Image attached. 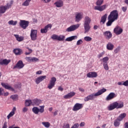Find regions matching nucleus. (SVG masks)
<instances>
[{
	"mask_svg": "<svg viewBox=\"0 0 128 128\" xmlns=\"http://www.w3.org/2000/svg\"><path fill=\"white\" fill-rule=\"evenodd\" d=\"M98 26H96V25H95V26H94V30H98Z\"/></svg>",
	"mask_w": 128,
	"mask_h": 128,
	"instance_id": "64",
	"label": "nucleus"
},
{
	"mask_svg": "<svg viewBox=\"0 0 128 128\" xmlns=\"http://www.w3.org/2000/svg\"><path fill=\"white\" fill-rule=\"evenodd\" d=\"M58 90H60V92H62L64 90V88H62V86H59L58 88Z\"/></svg>",
	"mask_w": 128,
	"mask_h": 128,
	"instance_id": "58",
	"label": "nucleus"
},
{
	"mask_svg": "<svg viewBox=\"0 0 128 128\" xmlns=\"http://www.w3.org/2000/svg\"><path fill=\"white\" fill-rule=\"evenodd\" d=\"M104 4V0H98L96 4L98 6H102V4Z\"/></svg>",
	"mask_w": 128,
	"mask_h": 128,
	"instance_id": "44",
	"label": "nucleus"
},
{
	"mask_svg": "<svg viewBox=\"0 0 128 128\" xmlns=\"http://www.w3.org/2000/svg\"><path fill=\"white\" fill-rule=\"evenodd\" d=\"M106 92V89L102 88L99 90L96 93H93L90 94V95L87 96L84 98V102H88V100H94V98H96V96H98L102 94L104 92Z\"/></svg>",
	"mask_w": 128,
	"mask_h": 128,
	"instance_id": "1",
	"label": "nucleus"
},
{
	"mask_svg": "<svg viewBox=\"0 0 128 128\" xmlns=\"http://www.w3.org/2000/svg\"><path fill=\"white\" fill-rule=\"evenodd\" d=\"M46 76H41L38 77L36 79V83L37 84H40V82H42V80H46Z\"/></svg>",
	"mask_w": 128,
	"mask_h": 128,
	"instance_id": "20",
	"label": "nucleus"
},
{
	"mask_svg": "<svg viewBox=\"0 0 128 128\" xmlns=\"http://www.w3.org/2000/svg\"><path fill=\"white\" fill-rule=\"evenodd\" d=\"M1 86H2L4 88H6V90H10L11 92H14V88L10 86L8 83L2 82Z\"/></svg>",
	"mask_w": 128,
	"mask_h": 128,
	"instance_id": "12",
	"label": "nucleus"
},
{
	"mask_svg": "<svg viewBox=\"0 0 128 128\" xmlns=\"http://www.w3.org/2000/svg\"><path fill=\"white\" fill-rule=\"evenodd\" d=\"M4 90L2 88H0V96H4Z\"/></svg>",
	"mask_w": 128,
	"mask_h": 128,
	"instance_id": "50",
	"label": "nucleus"
},
{
	"mask_svg": "<svg viewBox=\"0 0 128 128\" xmlns=\"http://www.w3.org/2000/svg\"><path fill=\"white\" fill-rule=\"evenodd\" d=\"M118 86H124V82H118Z\"/></svg>",
	"mask_w": 128,
	"mask_h": 128,
	"instance_id": "60",
	"label": "nucleus"
},
{
	"mask_svg": "<svg viewBox=\"0 0 128 128\" xmlns=\"http://www.w3.org/2000/svg\"><path fill=\"white\" fill-rule=\"evenodd\" d=\"M2 128H8V123L6 122H4Z\"/></svg>",
	"mask_w": 128,
	"mask_h": 128,
	"instance_id": "55",
	"label": "nucleus"
},
{
	"mask_svg": "<svg viewBox=\"0 0 128 128\" xmlns=\"http://www.w3.org/2000/svg\"><path fill=\"white\" fill-rule=\"evenodd\" d=\"M114 48V46L112 42H108L106 45V48L108 50H112Z\"/></svg>",
	"mask_w": 128,
	"mask_h": 128,
	"instance_id": "31",
	"label": "nucleus"
},
{
	"mask_svg": "<svg viewBox=\"0 0 128 128\" xmlns=\"http://www.w3.org/2000/svg\"><path fill=\"white\" fill-rule=\"evenodd\" d=\"M106 8V5L104 4L102 6H95L94 8V10H99V12H103V10H104Z\"/></svg>",
	"mask_w": 128,
	"mask_h": 128,
	"instance_id": "17",
	"label": "nucleus"
},
{
	"mask_svg": "<svg viewBox=\"0 0 128 128\" xmlns=\"http://www.w3.org/2000/svg\"><path fill=\"white\" fill-rule=\"evenodd\" d=\"M126 116V113H122L120 114L117 118H118L119 122H122V120H124Z\"/></svg>",
	"mask_w": 128,
	"mask_h": 128,
	"instance_id": "32",
	"label": "nucleus"
},
{
	"mask_svg": "<svg viewBox=\"0 0 128 128\" xmlns=\"http://www.w3.org/2000/svg\"><path fill=\"white\" fill-rule=\"evenodd\" d=\"M83 42L82 40H79L77 42H76V44L77 46H80V44H82Z\"/></svg>",
	"mask_w": 128,
	"mask_h": 128,
	"instance_id": "51",
	"label": "nucleus"
},
{
	"mask_svg": "<svg viewBox=\"0 0 128 128\" xmlns=\"http://www.w3.org/2000/svg\"><path fill=\"white\" fill-rule=\"evenodd\" d=\"M78 38V36H70L69 38H67L66 39V42H72L74 40H76Z\"/></svg>",
	"mask_w": 128,
	"mask_h": 128,
	"instance_id": "33",
	"label": "nucleus"
},
{
	"mask_svg": "<svg viewBox=\"0 0 128 128\" xmlns=\"http://www.w3.org/2000/svg\"><path fill=\"white\" fill-rule=\"evenodd\" d=\"M74 96H76V92H71L70 93H68L66 95L64 96V98L68 100V98H72Z\"/></svg>",
	"mask_w": 128,
	"mask_h": 128,
	"instance_id": "21",
	"label": "nucleus"
},
{
	"mask_svg": "<svg viewBox=\"0 0 128 128\" xmlns=\"http://www.w3.org/2000/svg\"><path fill=\"white\" fill-rule=\"evenodd\" d=\"M26 60L28 62H32L38 61V58L35 57H26Z\"/></svg>",
	"mask_w": 128,
	"mask_h": 128,
	"instance_id": "22",
	"label": "nucleus"
},
{
	"mask_svg": "<svg viewBox=\"0 0 128 128\" xmlns=\"http://www.w3.org/2000/svg\"><path fill=\"white\" fill-rule=\"evenodd\" d=\"M103 36L106 40H110L112 38V34L110 31H106L103 32Z\"/></svg>",
	"mask_w": 128,
	"mask_h": 128,
	"instance_id": "15",
	"label": "nucleus"
},
{
	"mask_svg": "<svg viewBox=\"0 0 128 128\" xmlns=\"http://www.w3.org/2000/svg\"><path fill=\"white\" fill-rule=\"evenodd\" d=\"M28 108L26 107H24L23 108H22V112H28Z\"/></svg>",
	"mask_w": 128,
	"mask_h": 128,
	"instance_id": "54",
	"label": "nucleus"
},
{
	"mask_svg": "<svg viewBox=\"0 0 128 128\" xmlns=\"http://www.w3.org/2000/svg\"><path fill=\"white\" fill-rule=\"evenodd\" d=\"M3 94L4 96H8V92H4V93Z\"/></svg>",
	"mask_w": 128,
	"mask_h": 128,
	"instance_id": "61",
	"label": "nucleus"
},
{
	"mask_svg": "<svg viewBox=\"0 0 128 128\" xmlns=\"http://www.w3.org/2000/svg\"><path fill=\"white\" fill-rule=\"evenodd\" d=\"M24 62H22V60H20L14 66L13 69L14 70V68H18V70H21V68H24Z\"/></svg>",
	"mask_w": 128,
	"mask_h": 128,
	"instance_id": "11",
	"label": "nucleus"
},
{
	"mask_svg": "<svg viewBox=\"0 0 128 128\" xmlns=\"http://www.w3.org/2000/svg\"><path fill=\"white\" fill-rule=\"evenodd\" d=\"M14 36L16 38V40L19 42H22L24 40V36H20L18 34H14Z\"/></svg>",
	"mask_w": 128,
	"mask_h": 128,
	"instance_id": "28",
	"label": "nucleus"
},
{
	"mask_svg": "<svg viewBox=\"0 0 128 128\" xmlns=\"http://www.w3.org/2000/svg\"><path fill=\"white\" fill-rule=\"evenodd\" d=\"M30 2H32V0H26L25 2L22 4V6H28L30 4Z\"/></svg>",
	"mask_w": 128,
	"mask_h": 128,
	"instance_id": "38",
	"label": "nucleus"
},
{
	"mask_svg": "<svg viewBox=\"0 0 128 128\" xmlns=\"http://www.w3.org/2000/svg\"><path fill=\"white\" fill-rule=\"evenodd\" d=\"M32 100H26L25 101V106H34Z\"/></svg>",
	"mask_w": 128,
	"mask_h": 128,
	"instance_id": "34",
	"label": "nucleus"
},
{
	"mask_svg": "<svg viewBox=\"0 0 128 128\" xmlns=\"http://www.w3.org/2000/svg\"><path fill=\"white\" fill-rule=\"evenodd\" d=\"M58 110H56L54 112V116H58Z\"/></svg>",
	"mask_w": 128,
	"mask_h": 128,
	"instance_id": "63",
	"label": "nucleus"
},
{
	"mask_svg": "<svg viewBox=\"0 0 128 128\" xmlns=\"http://www.w3.org/2000/svg\"><path fill=\"white\" fill-rule=\"evenodd\" d=\"M63 128H70V124L64 125Z\"/></svg>",
	"mask_w": 128,
	"mask_h": 128,
	"instance_id": "57",
	"label": "nucleus"
},
{
	"mask_svg": "<svg viewBox=\"0 0 128 128\" xmlns=\"http://www.w3.org/2000/svg\"><path fill=\"white\" fill-rule=\"evenodd\" d=\"M104 54V52H102L101 53L99 54L98 56V58H102Z\"/></svg>",
	"mask_w": 128,
	"mask_h": 128,
	"instance_id": "49",
	"label": "nucleus"
},
{
	"mask_svg": "<svg viewBox=\"0 0 128 128\" xmlns=\"http://www.w3.org/2000/svg\"><path fill=\"white\" fill-rule=\"evenodd\" d=\"M14 112H11L7 116L8 120H10L12 116H14Z\"/></svg>",
	"mask_w": 128,
	"mask_h": 128,
	"instance_id": "45",
	"label": "nucleus"
},
{
	"mask_svg": "<svg viewBox=\"0 0 128 128\" xmlns=\"http://www.w3.org/2000/svg\"><path fill=\"white\" fill-rule=\"evenodd\" d=\"M56 77H52L48 86L49 90H52L56 86Z\"/></svg>",
	"mask_w": 128,
	"mask_h": 128,
	"instance_id": "9",
	"label": "nucleus"
},
{
	"mask_svg": "<svg viewBox=\"0 0 128 128\" xmlns=\"http://www.w3.org/2000/svg\"><path fill=\"white\" fill-rule=\"evenodd\" d=\"M52 24H48L47 26H45L44 28H42L40 30V32L42 34H46V32H48V28H52Z\"/></svg>",
	"mask_w": 128,
	"mask_h": 128,
	"instance_id": "19",
	"label": "nucleus"
},
{
	"mask_svg": "<svg viewBox=\"0 0 128 128\" xmlns=\"http://www.w3.org/2000/svg\"><path fill=\"white\" fill-rule=\"evenodd\" d=\"M103 66L106 70H108L109 68L108 65V63L103 64Z\"/></svg>",
	"mask_w": 128,
	"mask_h": 128,
	"instance_id": "48",
	"label": "nucleus"
},
{
	"mask_svg": "<svg viewBox=\"0 0 128 128\" xmlns=\"http://www.w3.org/2000/svg\"><path fill=\"white\" fill-rule=\"evenodd\" d=\"M84 124H85V123H84V122H82L80 124V126H84Z\"/></svg>",
	"mask_w": 128,
	"mask_h": 128,
	"instance_id": "62",
	"label": "nucleus"
},
{
	"mask_svg": "<svg viewBox=\"0 0 128 128\" xmlns=\"http://www.w3.org/2000/svg\"><path fill=\"white\" fill-rule=\"evenodd\" d=\"M42 70H38L36 72V74H42Z\"/></svg>",
	"mask_w": 128,
	"mask_h": 128,
	"instance_id": "59",
	"label": "nucleus"
},
{
	"mask_svg": "<svg viewBox=\"0 0 128 128\" xmlns=\"http://www.w3.org/2000/svg\"><path fill=\"white\" fill-rule=\"evenodd\" d=\"M109 58L108 56L104 57L103 58L101 59L100 60H102L103 64H108V62Z\"/></svg>",
	"mask_w": 128,
	"mask_h": 128,
	"instance_id": "43",
	"label": "nucleus"
},
{
	"mask_svg": "<svg viewBox=\"0 0 128 128\" xmlns=\"http://www.w3.org/2000/svg\"><path fill=\"white\" fill-rule=\"evenodd\" d=\"M84 108V106L82 104L76 103L74 104L72 108L73 112H78V110H82Z\"/></svg>",
	"mask_w": 128,
	"mask_h": 128,
	"instance_id": "13",
	"label": "nucleus"
},
{
	"mask_svg": "<svg viewBox=\"0 0 128 128\" xmlns=\"http://www.w3.org/2000/svg\"><path fill=\"white\" fill-rule=\"evenodd\" d=\"M78 90H80L81 92H84V89L82 87L78 88Z\"/></svg>",
	"mask_w": 128,
	"mask_h": 128,
	"instance_id": "53",
	"label": "nucleus"
},
{
	"mask_svg": "<svg viewBox=\"0 0 128 128\" xmlns=\"http://www.w3.org/2000/svg\"><path fill=\"white\" fill-rule=\"evenodd\" d=\"M124 108V103L122 102L120 104H118V102H115L108 106V110H114L115 108Z\"/></svg>",
	"mask_w": 128,
	"mask_h": 128,
	"instance_id": "2",
	"label": "nucleus"
},
{
	"mask_svg": "<svg viewBox=\"0 0 128 128\" xmlns=\"http://www.w3.org/2000/svg\"><path fill=\"white\" fill-rule=\"evenodd\" d=\"M30 36L32 40H36L38 38V30L32 29L31 30Z\"/></svg>",
	"mask_w": 128,
	"mask_h": 128,
	"instance_id": "7",
	"label": "nucleus"
},
{
	"mask_svg": "<svg viewBox=\"0 0 128 128\" xmlns=\"http://www.w3.org/2000/svg\"><path fill=\"white\" fill-rule=\"evenodd\" d=\"M106 18H108V14H105L101 18V20L100 22H102V24H104L106 20Z\"/></svg>",
	"mask_w": 128,
	"mask_h": 128,
	"instance_id": "35",
	"label": "nucleus"
},
{
	"mask_svg": "<svg viewBox=\"0 0 128 128\" xmlns=\"http://www.w3.org/2000/svg\"><path fill=\"white\" fill-rule=\"evenodd\" d=\"M114 98H116V94L114 92H110V94L106 96V100L108 101Z\"/></svg>",
	"mask_w": 128,
	"mask_h": 128,
	"instance_id": "18",
	"label": "nucleus"
},
{
	"mask_svg": "<svg viewBox=\"0 0 128 128\" xmlns=\"http://www.w3.org/2000/svg\"><path fill=\"white\" fill-rule=\"evenodd\" d=\"M8 24L11 26H16L18 21H14V20H11L8 21Z\"/></svg>",
	"mask_w": 128,
	"mask_h": 128,
	"instance_id": "41",
	"label": "nucleus"
},
{
	"mask_svg": "<svg viewBox=\"0 0 128 128\" xmlns=\"http://www.w3.org/2000/svg\"><path fill=\"white\" fill-rule=\"evenodd\" d=\"M87 77L93 78L98 76V73L96 72H90L87 74Z\"/></svg>",
	"mask_w": 128,
	"mask_h": 128,
	"instance_id": "25",
	"label": "nucleus"
},
{
	"mask_svg": "<svg viewBox=\"0 0 128 128\" xmlns=\"http://www.w3.org/2000/svg\"><path fill=\"white\" fill-rule=\"evenodd\" d=\"M124 128H128V122H126L124 124Z\"/></svg>",
	"mask_w": 128,
	"mask_h": 128,
	"instance_id": "56",
	"label": "nucleus"
},
{
	"mask_svg": "<svg viewBox=\"0 0 128 128\" xmlns=\"http://www.w3.org/2000/svg\"><path fill=\"white\" fill-rule=\"evenodd\" d=\"M32 50L27 48L26 50V52H25V54L26 56H28L29 54H32Z\"/></svg>",
	"mask_w": 128,
	"mask_h": 128,
	"instance_id": "40",
	"label": "nucleus"
},
{
	"mask_svg": "<svg viewBox=\"0 0 128 128\" xmlns=\"http://www.w3.org/2000/svg\"><path fill=\"white\" fill-rule=\"evenodd\" d=\"M120 46H118L114 50V53L115 54H118V52H120Z\"/></svg>",
	"mask_w": 128,
	"mask_h": 128,
	"instance_id": "46",
	"label": "nucleus"
},
{
	"mask_svg": "<svg viewBox=\"0 0 128 128\" xmlns=\"http://www.w3.org/2000/svg\"><path fill=\"white\" fill-rule=\"evenodd\" d=\"M123 30L122 28L120 27V26H116L114 30V32L117 36H118L122 33Z\"/></svg>",
	"mask_w": 128,
	"mask_h": 128,
	"instance_id": "14",
	"label": "nucleus"
},
{
	"mask_svg": "<svg viewBox=\"0 0 128 128\" xmlns=\"http://www.w3.org/2000/svg\"><path fill=\"white\" fill-rule=\"evenodd\" d=\"M51 38L54 40H58L59 42H64V38H66V36L64 35L58 36L56 34H54L52 36Z\"/></svg>",
	"mask_w": 128,
	"mask_h": 128,
	"instance_id": "5",
	"label": "nucleus"
},
{
	"mask_svg": "<svg viewBox=\"0 0 128 128\" xmlns=\"http://www.w3.org/2000/svg\"><path fill=\"white\" fill-rule=\"evenodd\" d=\"M42 124H43V126H44L45 128H48L50 126V122H42Z\"/></svg>",
	"mask_w": 128,
	"mask_h": 128,
	"instance_id": "42",
	"label": "nucleus"
},
{
	"mask_svg": "<svg viewBox=\"0 0 128 128\" xmlns=\"http://www.w3.org/2000/svg\"><path fill=\"white\" fill-rule=\"evenodd\" d=\"M108 21L106 23V26H110L112 24V22H114V20L108 18Z\"/></svg>",
	"mask_w": 128,
	"mask_h": 128,
	"instance_id": "37",
	"label": "nucleus"
},
{
	"mask_svg": "<svg viewBox=\"0 0 128 128\" xmlns=\"http://www.w3.org/2000/svg\"><path fill=\"white\" fill-rule=\"evenodd\" d=\"M40 109L38 107H34L32 108V112L35 114H38V112H40V114L44 112V106H40Z\"/></svg>",
	"mask_w": 128,
	"mask_h": 128,
	"instance_id": "4",
	"label": "nucleus"
},
{
	"mask_svg": "<svg viewBox=\"0 0 128 128\" xmlns=\"http://www.w3.org/2000/svg\"><path fill=\"white\" fill-rule=\"evenodd\" d=\"M54 4L56 8H62V6H64V2L62 0H58L54 3Z\"/></svg>",
	"mask_w": 128,
	"mask_h": 128,
	"instance_id": "27",
	"label": "nucleus"
},
{
	"mask_svg": "<svg viewBox=\"0 0 128 128\" xmlns=\"http://www.w3.org/2000/svg\"><path fill=\"white\" fill-rule=\"evenodd\" d=\"M108 18L112 20H117L118 18V10H114L110 12V14L108 16Z\"/></svg>",
	"mask_w": 128,
	"mask_h": 128,
	"instance_id": "3",
	"label": "nucleus"
},
{
	"mask_svg": "<svg viewBox=\"0 0 128 128\" xmlns=\"http://www.w3.org/2000/svg\"><path fill=\"white\" fill-rule=\"evenodd\" d=\"M92 40V38L88 36H85L84 38V40L86 42H90Z\"/></svg>",
	"mask_w": 128,
	"mask_h": 128,
	"instance_id": "47",
	"label": "nucleus"
},
{
	"mask_svg": "<svg viewBox=\"0 0 128 128\" xmlns=\"http://www.w3.org/2000/svg\"><path fill=\"white\" fill-rule=\"evenodd\" d=\"M122 12H126V10H128V8L126 6H123L122 8Z\"/></svg>",
	"mask_w": 128,
	"mask_h": 128,
	"instance_id": "52",
	"label": "nucleus"
},
{
	"mask_svg": "<svg viewBox=\"0 0 128 128\" xmlns=\"http://www.w3.org/2000/svg\"><path fill=\"white\" fill-rule=\"evenodd\" d=\"M83 16H84V14L82 12L76 13L75 17L76 22H80Z\"/></svg>",
	"mask_w": 128,
	"mask_h": 128,
	"instance_id": "16",
	"label": "nucleus"
},
{
	"mask_svg": "<svg viewBox=\"0 0 128 128\" xmlns=\"http://www.w3.org/2000/svg\"><path fill=\"white\" fill-rule=\"evenodd\" d=\"M33 106H40L41 104H42V101L40 99L35 98L32 100Z\"/></svg>",
	"mask_w": 128,
	"mask_h": 128,
	"instance_id": "24",
	"label": "nucleus"
},
{
	"mask_svg": "<svg viewBox=\"0 0 128 128\" xmlns=\"http://www.w3.org/2000/svg\"><path fill=\"white\" fill-rule=\"evenodd\" d=\"M84 20V24H90V22H92L90 18L88 16H85Z\"/></svg>",
	"mask_w": 128,
	"mask_h": 128,
	"instance_id": "30",
	"label": "nucleus"
},
{
	"mask_svg": "<svg viewBox=\"0 0 128 128\" xmlns=\"http://www.w3.org/2000/svg\"><path fill=\"white\" fill-rule=\"evenodd\" d=\"M13 52H14L16 56H20V54H22V50L20 48H15Z\"/></svg>",
	"mask_w": 128,
	"mask_h": 128,
	"instance_id": "26",
	"label": "nucleus"
},
{
	"mask_svg": "<svg viewBox=\"0 0 128 128\" xmlns=\"http://www.w3.org/2000/svg\"><path fill=\"white\" fill-rule=\"evenodd\" d=\"M80 24H73L70 26L69 28L66 29V32H74L76 30H78V28H80Z\"/></svg>",
	"mask_w": 128,
	"mask_h": 128,
	"instance_id": "10",
	"label": "nucleus"
},
{
	"mask_svg": "<svg viewBox=\"0 0 128 128\" xmlns=\"http://www.w3.org/2000/svg\"><path fill=\"white\" fill-rule=\"evenodd\" d=\"M10 98L12 99V100L14 102H16V100H18V94H14L10 96Z\"/></svg>",
	"mask_w": 128,
	"mask_h": 128,
	"instance_id": "36",
	"label": "nucleus"
},
{
	"mask_svg": "<svg viewBox=\"0 0 128 128\" xmlns=\"http://www.w3.org/2000/svg\"><path fill=\"white\" fill-rule=\"evenodd\" d=\"M120 121L117 118L114 122V126L116 128L120 126Z\"/></svg>",
	"mask_w": 128,
	"mask_h": 128,
	"instance_id": "39",
	"label": "nucleus"
},
{
	"mask_svg": "<svg viewBox=\"0 0 128 128\" xmlns=\"http://www.w3.org/2000/svg\"><path fill=\"white\" fill-rule=\"evenodd\" d=\"M28 24H30V22L26 20H20V26L23 28V30H26V28L28 26Z\"/></svg>",
	"mask_w": 128,
	"mask_h": 128,
	"instance_id": "8",
	"label": "nucleus"
},
{
	"mask_svg": "<svg viewBox=\"0 0 128 128\" xmlns=\"http://www.w3.org/2000/svg\"><path fill=\"white\" fill-rule=\"evenodd\" d=\"M12 8V5L8 3L5 6H0V14H4V12H6V10H8V8Z\"/></svg>",
	"mask_w": 128,
	"mask_h": 128,
	"instance_id": "6",
	"label": "nucleus"
},
{
	"mask_svg": "<svg viewBox=\"0 0 128 128\" xmlns=\"http://www.w3.org/2000/svg\"><path fill=\"white\" fill-rule=\"evenodd\" d=\"M10 62V60H0V66H4H4H8Z\"/></svg>",
	"mask_w": 128,
	"mask_h": 128,
	"instance_id": "23",
	"label": "nucleus"
},
{
	"mask_svg": "<svg viewBox=\"0 0 128 128\" xmlns=\"http://www.w3.org/2000/svg\"><path fill=\"white\" fill-rule=\"evenodd\" d=\"M84 34H86V32H88L90 30V24H84Z\"/></svg>",
	"mask_w": 128,
	"mask_h": 128,
	"instance_id": "29",
	"label": "nucleus"
}]
</instances>
